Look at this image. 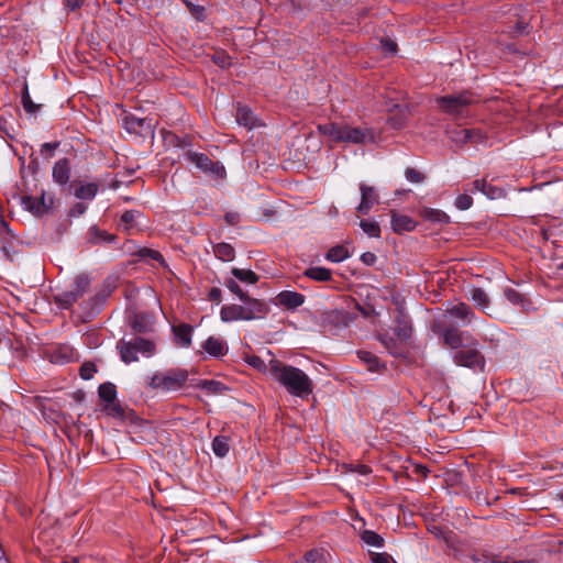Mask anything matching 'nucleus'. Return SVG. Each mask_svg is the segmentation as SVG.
Returning <instances> with one entry per match:
<instances>
[{
	"label": "nucleus",
	"mask_w": 563,
	"mask_h": 563,
	"mask_svg": "<svg viewBox=\"0 0 563 563\" xmlns=\"http://www.w3.org/2000/svg\"><path fill=\"white\" fill-rule=\"evenodd\" d=\"M277 301L288 309H296L305 302V296L297 291L283 290L277 295Z\"/></svg>",
	"instance_id": "obj_17"
},
{
	"label": "nucleus",
	"mask_w": 563,
	"mask_h": 563,
	"mask_svg": "<svg viewBox=\"0 0 563 563\" xmlns=\"http://www.w3.org/2000/svg\"><path fill=\"white\" fill-rule=\"evenodd\" d=\"M355 472L360 473L361 475H367L371 473V468L367 465L360 464L355 466Z\"/></svg>",
	"instance_id": "obj_60"
},
{
	"label": "nucleus",
	"mask_w": 563,
	"mask_h": 563,
	"mask_svg": "<svg viewBox=\"0 0 563 563\" xmlns=\"http://www.w3.org/2000/svg\"><path fill=\"white\" fill-rule=\"evenodd\" d=\"M200 388L207 390L208 393L210 394H219V393H222L225 388V386L218 382V380H209V379H203L199 383L198 385Z\"/></svg>",
	"instance_id": "obj_40"
},
{
	"label": "nucleus",
	"mask_w": 563,
	"mask_h": 563,
	"mask_svg": "<svg viewBox=\"0 0 563 563\" xmlns=\"http://www.w3.org/2000/svg\"><path fill=\"white\" fill-rule=\"evenodd\" d=\"M504 295L507 298V300L514 305H520L523 301L521 294H519L517 290L512 288H506Z\"/></svg>",
	"instance_id": "obj_48"
},
{
	"label": "nucleus",
	"mask_w": 563,
	"mask_h": 563,
	"mask_svg": "<svg viewBox=\"0 0 563 563\" xmlns=\"http://www.w3.org/2000/svg\"><path fill=\"white\" fill-rule=\"evenodd\" d=\"M474 190L482 192L489 199H500L505 196V191L496 187L489 183H487L485 179H476L473 183Z\"/></svg>",
	"instance_id": "obj_19"
},
{
	"label": "nucleus",
	"mask_w": 563,
	"mask_h": 563,
	"mask_svg": "<svg viewBox=\"0 0 563 563\" xmlns=\"http://www.w3.org/2000/svg\"><path fill=\"white\" fill-rule=\"evenodd\" d=\"M247 363L257 369H264V368L268 369V365L266 366L264 361L260 356H251L249 358Z\"/></svg>",
	"instance_id": "obj_54"
},
{
	"label": "nucleus",
	"mask_w": 563,
	"mask_h": 563,
	"mask_svg": "<svg viewBox=\"0 0 563 563\" xmlns=\"http://www.w3.org/2000/svg\"><path fill=\"white\" fill-rule=\"evenodd\" d=\"M131 327L137 331V332H146L150 330V327L152 324L150 318L145 314H134L133 319L131 320Z\"/></svg>",
	"instance_id": "obj_34"
},
{
	"label": "nucleus",
	"mask_w": 563,
	"mask_h": 563,
	"mask_svg": "<svg viewBox=\"0 0 563 563\" xmlns=\"http://www.w3.org/2000/svg\"><path fill=\"white\" fill-rule=\"evenodd\" d=\"M448 312L452 317L462 320L465 324L470 323L474 317V313H473L472 309L470 308V306H467L464 302H460V303L453 306L452 308H450L448 310Z\"/></svg>",
	"instance_id": "obj_24"
},
{
	"label": "nucleus",
	"mask_w": 563,
	"mask_h": 563,
	"mask_svg": "<svg viewBox=\"0 0 563 563\" xmlns=\"http://www.w3.org/2000/svg\"><path fill=\"white\" fill-rule=\"evenodd\" d=\"M22 104H23L24 110L27 113H35L40 108V106L35 104L33 102V100L31 99V96L29 93V89H27L26 85L24 86L23 92H22Z\"/></svg>",
	"instance_id": "obj_43"
},
{
	"label": "nucleus",
	"mask_w": 563,
	"mask_h": 563,
	"mask_svg": "<svg viewBox=\"0 0 563 563\" xmlns=\"http://www.w3.org/2000/svg\"><path fill=\"white\" fill-rule=\"evenodd\" d=\"M232 275L242 283L245 284H256L258 282V276L251 269L243 268H232Z\"/></svg>",
	"instance_id": "obj_32"
},
{
	"label": "nucleus",
	"mask_w": 563,
	"mask_h": 563,
	"mask_svg": "<svg viewBox=\"0 0 563 563\" xmlns=\"http://www.w3.org/2000/svg\"><path fill=\"white\" fill-rule=\"evenodd\" d=\"M62 563H79V561H78V559L73 558V559H70V560H65V561H63Z\"/></svg>",
	"instance_id": "obj_64"
},
{
	"label": "nucleus",
	"mask_w": 563,
	"mask_h": 563,
	"mask_svg": "<svg viewBox=\"0 0 563 563\" xmlns=\"http://www.w3.org/2000/svg\"><path fill=\"white\" fill-rule=\"evenodd\" d=\"M90 278L86 274H79L74 278L70 289L55 296V302L64 309L70 308L88 290Z\"/></svg>",
	"instance_id": "obj_6"
},
{
	"label": "nucleus",
	"mask_w": 563,
	"mask_h": 563,
	"mask_svg": "<svg viewBox=\"0 0 563 563\" xmlns=\"http://www.w3.org/2000/svg\"><path fill=\"white\" fill-rule=\"evenodd\" d=\"M96 371V366L92 363H84L80 366L79 373L82 379H90Z\"/></svg>",
	"instance_id": "obj_50"
},
{
	"label": "nucleus",
	"mask_w": 563,
	"mask_h": 563,
	"mask_svg": "<svg viewBox=\"0 0 563 563\" xmlns=\"http://www.w3.org/2000/svg\"><path fill=\"white\" fill-rule=\"evenodd\" d=\"M361 261L363 264H365L367 266H373L376 263L377 257L372 252H365L361 255Z\"/></svg>",
	"instance_id": "obj_53"
},
{
	"label": "nucleus",
	"mask_w": 563,
	"mask_h": 563,
	"mask_svg": "<svg viewBox=\"0 0 563 563\" xmlns=\"http://www.w3.org/2000/svg\"><path fill=\"white\" fill-rule=\"evenodd\" d=\"M358 357L368 365L369 371H377L379 367V358L371 352L360 351Z\"/></svg>",
	"instance_id": "obj_41"
},
{
	"label": "nucleus",
	"mask_w": 563,
	"mask_h": 563,
	"mask_svg": "<svg viewBox=\"0 0 563 563\" xmlns=\"http://www.w3.org/2000/svg\"><path fill=\"white\" fill-rule=\"evenodd\" d=\"M98 191L95 183L81 184L75 189V196L79 199L91 200Z\"/></svg>",
	"instance_id": "obj_30"
},
{
	"label": "nucleus",
	"mask_w": 563,
	"mask_h": 563,
	"mask_svg": "<svg viewBox=\"0 0 563 563\" xmlns=\"http://www.w3.org/2000/svg\"><path fill=\"white\" fill-rule=\"evenodd\" d=\"M390 556L386 553H378L373 558L374 563H390Z\"/></svg>",
	"instance_id": "obj_56"
},
{
	"label": "nucleus",
	"mask_w": 563,
	"mask_h": 563,
	"mask_svg": "<svg viewBox=\"0 0 563 563\" xmlns=\"http://www.w3.org/2000/svg\"><path fill=\"white\" fill-rule=\"evenodd\" d=\"M118 347L122 361L126 364L136 362L139 360V353L144 357H151L155 353V344L143 338H135L128 342L120 341Z\"/></svg>",
	"instance_id": "obj_5"
},
{
	"label": "nucleus",
	"mask_w": 563,
	"mask_h": 563,
	"mask_svg": "<svg viewBox=\"0 0 563 563\" xmlns=\"http://www.w3.org/2000/svg\"><path fill=\"white\" fill-rule=\"evenodd\" d=\"M473 199L468 195H460L455 199V206L460 210H467L471 208Z\"/></svg>",
	"instance_id": "obj_49"
},
{
	"label": "nucleus",
	"mask_w": 563,
	"mask_h": 563,
	"mask_svg": "<svg viewBox=\"0 0 563 563\" xmlns=\"http://www.w3.org/2000/svg\"><path fill=\"white\" fill-rule=\"evenodd\" d=\"M213 253L217 258L223 262H231L235 258V250L229 243L221 242L213 245Z\"/></svg>",
	"instance_id": "obj_26"
},
{
	"label": "nucleus",
	"mask_w": 563,
	"mask_h": 563,
	"mask_svg": "<svg viewBox=\"0 0 563 563\" xmlns=\"http://www.w3.org/2000/svg\"><path fill=\"white\" fill-rule=\"evenodd\" d=\"M268 373L291 396L305 399L313 391L312 379L298 367L285 364L278 360H271Z\"/></svg>",
	"instance_id": "obj_1"
},
{
	"label": "nucleus",
	"mask_w": 563,
	"mask_h": 563,
	"mask_svg": "<svg viewBox=\"0 0 563 563\" xmlns=\"http://www.w3.org/2000/svg\"><path fill=\"white\" fill-rule=\"evenodd\" d=\"M187 8L189 9V11L191 12V14L197 19V20H201L203 18V12H205V9L203 7H200V5H195L192 4L191 2L189 1H186L185 2Z\"/></svg>",
	"instance_id": "obj_52"
},
{
	"label": "nucleus",
	"mask_w": 563,
	"mask_h": 563,
	"mask_svg": "<svg viewBox=\"0 0 563 563\" xmlns=\"http://www.w3.org/2000/svg\"><path fill=\"white\" fill-rule=\"evenodd\" d=\"M88 240L92 244L111 243L115 241V235L93 225L88 231Z\"/></svg>",
	"instance_id": "obj_22"
},
{
	"label": "nucleus",
	"mask_w": 563,
	"mask_h": 563,
	"mask_svg": "<svg viewBox=\"0 0 563 563\" xmlns=\"http://www.w3.org/2000/svg\"><path fill=\"white\" fill-rule=\"evenodd\" d=\"M209 298L213 301H220L221 299V290L217 287L211 288L209 291Z\"/></svg>",
	"instance_id": "obj_58"
},
{
	"label": "nucleus",
	"mask_w": 563,
	"mask_h": 563,
	"mask_svg": "<svg viewBox=\"0 0 563 563\" xmlns=\"http://www.w3.org/2000/svg\"><path fill=\"white\" fill-rule=\"evenodd\" d=\"M212 451L218 457H224L230 450L229 438L225 435H217L211 443Z\"/></svg>",
	"instance_id": "obj_27"
},
{
	"label": "nucleus",
	"mask_w": 563,
	"mask_h": 563,
	"mask_svg": "<svg viewBox=\"0 0 563 563\" xmlns=\"http://www.w3.org/2000/svg\"><path fill=\"white\" fill-rule=\"evenodd\" d=\"M141 217L142 213L140 211L128 210L121 216L119 228L126 234H134L140 231L139 219Z\"/></svg>",
	"instance_id": "obj_12"
},
{
	"label": "nucleus",
	"mask_w": 563,
	"mask_h": 563,
	"mask_svg": "<svg viewBox=\"0 0 563 563\" xmlns=\"http://www.w3.org/2000/svg\"><path fill=\"white\" fill-rule=\"evenodd\" d=\"M391 229L396 233L411 232L416 229L417 222L406 214L391 212Z\"/></svg>",
	"instance_id": "obj_14"
},
{
	"label": "nucleus",
	"mask_w": 563,
	"mask_h": 563,
	"mask_svg": "<svg viewBox=\"0 0 563 563\" xmlns=\"http://www.w3.org/2000/svg\"><path fill=\"white\" fill-rule=\"evenodd\" d=\"M99 397L106 402H112L117 400V387L112 383H103L98 389Z\"/></svg>",
	"instance_id": "obj_31"
},
{
	"label": "nucleus",
	"mask_w": 563,
	"mask_h": 563,
	"mask_svg": "<svg viewBox=\"0 0 563 563\" xmlns=\"http://www.w3.org/2000/svg\"><path fill=\"white\" fill-rule=\"evenodd\" d=\"M302 276L317 282H328L332 278V272L329 268L316 266L307 268Z\"/></svg>",
	"instance_id": "obj_25"
},
{
	"label": "nucleus",
	"mask_w": 563,
	"mask_h": 563,
	"mask_svg": "<svg viewBox=\"0 0 563 563\" xmlns=\"http://www.w3.org/2000/svg\"><path fill=\"white\" fill-rule=\"evenodd\" d=\"M224 286L234 294L240 300L247 299V294L240 287L238 282L233 278H228L224 282Z\"/></svg>",
	"instance_id": "obj_42"
},
{
	"label": "nucleus",
	"mask_w": 563,
	"mask_h": 563,
	"mask_svg": "<svg viewBox=\"0 0 563 563\" xmlns=\"http://www.w3.org/2000/svg\"><path fill=\"white\" fill-rule=\"evenodd\" d=\"M69 164L66 158L59 159L53 167V179L59 185H66L69 180Z\"/></svg>",
	"instance_id": "obj_20"
},
{
	"label": "nucleus",
	"mask_w": 563,
	"mask_h": 563,
	"mask_svg": "<svg viewBox=\"0 0 563 563\" xmlns=\"http://www.w3.org/2000/svg\"><path fill=\"white\" fill-rule=\"evenodd\" d=\"M185 156L188 162L192 163L198 169L208 174L213 179L219 180L225 177L224 166L220 162L211 161L208 155L188 151Z\"/></svg>",
	"instance_id": "obj_7"
},
{
	"label": "nucleus",
	"mask_w": 563,
	"mask_h": 563,
	"mask_svg": "<svg viewBox=\"0 0 563 563\" xmlns=\"http://www.w3.org/2000/svg\"><path fill=\"white\" fill-rule=\"evenodd\" d=\"M473 129H460L452 132L451 139L455 143L466 144L473 137Z\"/></svg>",
	"instance_id": "obj_37"
},
{
	"label": "nucleus",
	"mask_w": 563,
	"mask_h": 563,
	"mask_svg": "<svg viewBox=\"0 0 563 563\" xmlns=\"http://www.w3.org/2000/svg\"><path fill=\"white\" fill-rule=\"evenodd\" d=\"M139 256L142 258H151L154 261L159 262L161 264H164V257L163 255L155 250L143 247L139 251Z\"/></svg>",
	"instance_id": "obj_45"
},
{
	"label": "nucleus",
	"mask_w": 563,
	"mask_h": 563,
	"mask_svg": "<svg viewBox=\"0 0 563 563\" xmlns=\"http://www.w3.org/2000/svg\"><path fill=\"white\" fill-rule=\"evenodd\" d=\"M435 102L442 112L461 119L468 115L471 106L479 102V98L471 91H463L457 95L438 97Z\"/></svg>",
	"instance_id": "obj_3"
},
{
	"label": "nucleus",
	"mask_w": 563,
	"mask_h": 563,
	"mask_svg": "<svg viewBox=\"0 0 563 563\" xmlns=\"http://www.w3.org/2000/svg\"><path fill=\"white\" fill-rule=\"evenodd\" d=\"M356 308L364 317L369 316V312L365 308L361 307L358 303H356Z\"/></svg>",
	"instance_id": "obj_63"
},
{
	"label": "nucleus",
	"mask_w": 563,
	"mask_h": 563,
	"mask_svg": "<svg viewBox=\"0 0 563 563\" xmlns=\"http://www.w3.org/2000/svg\"><path fill=\"white\" fill-rule=\"evenodd\" d=\"M203 350L213 357H222L228 353L227 343L218 336H209L202 345Z\"/></svg>",
	"instance_id": "obj_16"
},
{
	"label": "nucleus",
	"mask_w": 563,
	"mask_h": 563,
	"mask_svg": "<svg viewBox=\"0 0 563 563\" xmlns=\"http://www.w3.org/2000/svg\"><path fill=\"white\" fill-rule=\"evenodd\" d=\"M7 130V120L0 115V133Z\"/></svg>",
	"instance_id": "obj_62"
},
{
	"label": "nucleus",
	"mask_w": 563,
	"mask_h": 563,
	"mask_svg": "<svg viewBox=\"0 0 563 563\" xmlns=\"http://www.w3.org/2000/svg\"><path fill=\"white\" fill-rule=\"evenodd\" d=\"M361 202L357 211L362 214H367L371 209L378 202V195L374 187L361 184Z\"/></svg>",
	"instance_id": "obj_11"
},
{
	"label": "nucleus",
	"mask_w": 563,
	"mask_h": 563,
	"mask_svg": "<svg viewBox=\"0 0 563 563\" xmlns=\"http://www.w3.org/2000/svg\"><path fill=\"white\" fill-rule=\"evenodd\" d=\"M102 410L103 412H106L107 416L121 421L132 419L134 416L133 410L128 409L117 400L109 404H104Z\"/></svg>",
	"instance_id": "obj_15"
},
{
	"label": "nucleus",
	"mask_w": 563,
	"mask_h": 563,
	"mask_svg": "<svg viewBox=\"0 0 563 563\" xmlns=\"http://www.w3.org/2000/svg\"><path fill=\"white\" fill-rule=\"evenodd\" d=\"M58 147V143H44L41 148V153L45 151L53 152Z\"/></svg>",
	"instance_id": "obj_61"
},
{
	"label": "nucleus",
	"mask_w": 563,
	"mask_h": 563,
	"mask_svg": "<svg viewBox=\"0 0 563 563\" xmlns=\"http://www.w3.org/2000/svg\"><path fill=\"white\" fill-rule=\"evenodd\" d=\"M472 300L483 310L489 306L488 296L482 288H475L472 290Z\"/></svg>",
	"instance_id": "obj_39"
},
{
	"label": "nucleus",
	"mask_w": 563,
	"mask_h": 563,
	"mask_svg": "<svg viewBox=\"0 0 563 563\" xmlns=\"http://www.w3.org/2000/svg\"><path fill=\"white\" fill-rule=\"evenodd\" d=\"M85 0H66V7L70 11H75L76 9L80 8Z\"/></svg>",
	"instance_id": "obj_57"
},
{
	"label": "nucleus",
	"mask_w": 563,
	"mask_h": 563,
	"mask_svg": "<svg viewBox=\"0 0 563 563\" xmlns=\"http://www.w3.org/2000/svg\"><path fill=\"white\" fill-rule=\"evenodd\" d=\"M318 130L333 142L365 144L376 142V133L371 128H356L346 123L330 122L321 124Z\"/></svg>",
	"instance_id": "obj_2"
},
{
	"label": "nucleus",
	"mask_w": 563,
	"mask_h": 563,
	"mask_svg": "<svg viewBox=\"0 0 563 563\" xmlns=\"http://www.w3.org/2000/svg\"><path fill=\"white\" fill-rule=\"evenodd\" d=\"M213 62L221 68H227L231 65V57L224 52H218L213 55Z\"/></svg>",
	"instance_id": "obj_47"
},
{
	"label": "nucleus",
	"mask_w": 563,
	"mask_h": 563,
	"mask_svg": "<svg viewBox=\"0 0 563 563\" xmlns=\"http://www.w3.org/2000/svg\"><path fill=\"white\" fill-rule=\"evenodd\" d=\"M220 318L223 322L246 320L244 306H240V305L223 306L220 310Z\"/></svg>",
	"instance_id": "obj_18"
},
{
	"label": "nucleus",
	"mask_w": 563,
	"mask_h": 563,
	"mask_svg": "<svg viewBox=\"0 0 563 563\" xmlns=\"http://www.w3.org/2000/svg\"><path fill=\"white\" fill-rule=\"evenodd\" d=\"M380 45L386 53L395 54L397 52V44L390 38H382Z\"/></svg>",
	"instance_id": "obj_51"
},
{
	"label": "nucleus",
	"mask_w": 563,
	"mask_h": 563,
	"mask_svg": "<svg viewBox=\"0 0 563 563\" xmlns=\"http://www.w3.org/2000/svg\"><path fill=\"white\" fill-rule=\"evenodd\" d=\"M361 538L366 544L372 547L382 548L384 544V539L379 534L371 530H365L362 533Z\"/></svg>",
	"instance_id": "obj_38"
},
{
	"label": "nucleus",
	"mask_w": 563,
	"mask_h": 563,
	"mask_svg": "<svg viewBox=\"0 0 563 563\" xmlns=\"http://www.w3.org/2000/svg\"><path fill=\"white\" fill-rule=\"evenodd\" d=\"M188 379V372L184 368H169L157 372L148 378V387L162 391H175L180 389Z\"/></svg>",
	"instance_id": "obj_4"
},
{
	"label": "nucleus",
	"mask_w": 563,
	"mask_h": 563,
	"mask_svg": "<svg viewBox=\"0 0 563 563\" xmlns=\"http://www.w3.org/2000/svg\"><path fill=\"white\" fill-rule=\"evenodd\" d=\"M474 130L473 137L468 143H481L484 141L485 136L479 130Z\"/></svg>",
	"instance_id": "obj_59"
},
{
	"label": "nucleus",
	"mask_w": 563,
	"mask_h": 563,
	"mask_svg": "<svg viewBox=\"0 0 563 563\" xmlns=\"http://www.w3.org/2000/svg\"><path fill=\"white\" fill-rule=\"evenodd\" d=\"M23 203L27 209L32 210L36 214H41L48 209V206L45 203L44 195H42L40 202H36L31 197H25L23 199Z\"/></svg>",
	"instance_id": "obj_35"
},
{
	"label": "nucleus",
	"mask_w": 563,
	"mask_h": 563,
	"mask_svg": "<svg viewBox=\"0 0 563 563\" xmlns=\"http://www.w3.org/2000/svg\"><path fill=\"white\" fill-rule=\"evenodd\" d=\"M224 219L228 224L234 225L239 223L240 214L238 212H228L225 213Z\"/></svg>",
	"instance_id": "obj_55"
},
{
	"label": "nucleus",
	"mask_w": 563,
	"mask_h": 563,
	"mask_svg": "<svg viewBox=\"0 0 563 563\" xmlns=\"http://www.w3.org/2000/svg\"><path fill=\"white\" fill-rule=\"evenodd\" d=\"M360 227L365 234L369 238H379L380 236V227L376 221L371 220H362L360 222Z\"/></svg>",
	"instance_id": "obj_36"
},
{
	"label": "nucleus",
	"mask_w": 563,
	"mask_h": 563,
	"mask_svg": "<svg viewBox=\"0 0 563 563\" xmlns=\"http://www.w3.org/2000/svg\"><path fill=\"white\" fill-rule=\"evenodd\" d=\"M454 362L460 366L465 367H483L484 356L477 349V343L473 340L467 343L464 347L456 351Z\"/></svg>",
	"instance_id": "obj_8"
},
{
	"label": "nucleus",
	"mask_w": 563,
	"mask_h": 563,
	"mask_svg": "<svg viewBox=\"0 0 563 563\" xmlns=\"http://www.w3.org/2000/svg\"><path fill=\"white\" fill-rule=\"evenodd\" d=\"M177 343L183 347H188L191 344L192 328L189 324L183 323L173 328Z\"/></svg>",
	"instance_id": "obj_23"
},
{
	"label": "nucleus",
	"mask_w": 563,
	"mask_h": 563,
	"mask_svg": "<svg viewBox=\"0 0 563 563\" xmlns=\"http://www.w3.org/2000/svg\"><path fill=\"white\" fill-rule=\"evenodd\" d=\"M156 122L151 118H137L129 114L124 118V128L129 133L146 136L154 133Z\"/></svg>",
	"instance_id": "obj_9"
},
{
	"label": "nucleus",
	"mask_w": 563,
	"mask_h": 563,
	"mask_svg": "<svg viewBox=\"0 0 563 563\" xmlns=\"http://www.w3.org/2000/svg\"><path fill=\"white\" fill-rule=\"evenodd\" d=\"M243 301L245 302L244 309H245L246 321L264 318L266 316V313L268 312L267 305L262 302L258 299L251 298L247 296V299H245Z\"/></svg>",
	"instance_id": "obj_13"
},
{
	"label": "nucleus",
	"mask_w": 563,
	"mask_h": 563,
	"mask_svg": "<svg viewBox=\"0 0 563 563\" xmlns=\"http://www.w3.org/2000/svg\"><path fill=\"white\" fill-rule=\"evenodd\" d=\"M328 555L329 553L323 549H313L305 554L303 563H328Z\"/></svg>",
	"instance_id": "obj_33"
},
{
	"label": "nucleus",
	"mask_w": 563,
	"mask_h": 563,
	"mask_svg": "<svg viewBox=\"0 0 563 563\" xmlns=\"http://www.w3.org/2000/svg\"><path fill=\"white\" fill-rule=\"evenodd\" d=\"M395 333L399 339L406 340L411 334V328L406 320H399L398 325L395 328Z\"/></svg>",
	"instance_id": "obj_44"
},
{
	"label": "nucleus",
	"mask_w": 563,
	"mask_h": 563,
	"mask_svg": "<svg viewBox=\"0 0 563 563\" xmlns=\"http://www.w3.org/2000/svg\"><path fill=\"white\" fill-rule=\"evenodd\" d=\"M444 343L453 350H461L467 343L473 341L467 332H461L457 329H445L442 333Z\"/></svg>",
	"instance_id": "obj_10"
},
{
	"label": "nucleus",
	"mask_w": 563,
	"mask_h": 563,
	"mask_svg": "<svg viewBox=\"0 0 563 563\" xmlns=\"http://www.w3.org/2000/svg\"><path fill=\"white\" fill-rule=\"evenodd\" d=\"M421 217L426 220L439 223H448L450 218L449 216L439 209L423 208L421 210Z\"/></svg>",
	"instance_id": "obj_29"
},
{
	"label": "nucleus",
	"mask_w": 563,
	"mask_h": 563,
	"mask_svg": "<svg viewBox=\"0 0 563 563\" xmlns=\"http://www.w3.org/2000/svg\"><path fill=\"white\" fill-rule=\"evenodd\" d=\"M236 122L247 129H253L257 125V119L253 111L247 107H238L236 110Z\"/></svg>",
	"instance_id": "obj_21"
},
{
	"label": "nucleus",
	"mask_w": 563,
	"mask_h": 563,
	"mask_svg": "<svg viewBox=\"0 0 563 563\" xmlns=\"http://www.w3.org/2000/svg\"><path fill=\"white\" fill-rule=\"evenodd\" d=\"M405 176L408 181L413 184H420L426 179V176L421 172L411 167L405 170Z\"/></svg>",
	"instance_id": "obj_46"
},
{
	"label": "nucleus",
	"mask_w": 563,
	"mask_h": 563,
	"mask_svg": "<svg viewBox=\"0 0 563 563\" xmlns=\"http://www.w3.org/2000/svg\"><path fill=\"white\" fill-rule=\"evenodd\" d=\"M350 257V252L344 245H335L325 254V258L333 263H340Z\"/></svg>",
	"instance_id": "obj_28"
}]
</instances>
